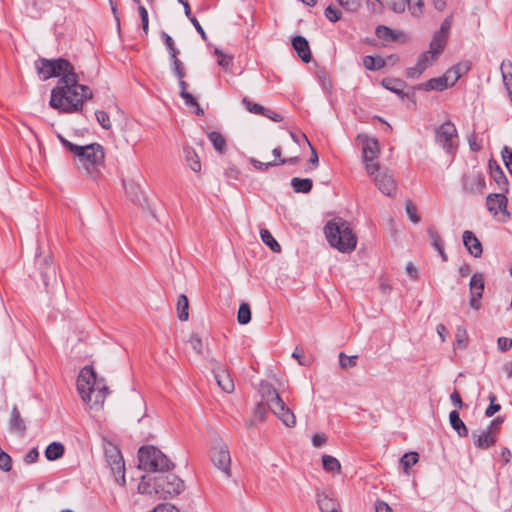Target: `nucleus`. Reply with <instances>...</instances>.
I'll return each mask as SVG.
<instances>
[{
    "label": "nucleus",
    "instance_id": "1",
    "mask_svg": "<svg viewBox=\"0 0 512 512\" xmlns=\"http://www.w3.org/2000/svg\"><path fill=\"white\" fill-rule=\"evenodd\" d=\"M92 96L91 89L79 84V76L73 71L59 78L57 86L51 91L49 104L62 113H74L81 111L84 101Z\"/></svg>",
    "mask_w": 512,
    "mask_h": 512
},
{
    "label": "nucleus",
    "instance_id": "2",
    "mask_svg": "<svg viewBox=\"0 0 512 512\" xmlns=\"http://www.w3.org/2000/svg\"><path fill=\"white\" fill-rule=\"evenodd\" d=\"M62 145L75 156V164L78 170H83L86 174L96 178L104 165V149L98 143L89 145H76L61 135L58 136Z\"/></svg>",
    "mask_w": 512,
    "mask_h": 512
},
{
    "label": "nucleus",
    "instance_id": "3",
    "mask_svg": "<svg viewBox=\"0 0 512 512\" xmlns=\"http://www.w3.org/2000/svg\"><path fill=\"white\" fill-rule=\"evenodd\" d=\"M185 489L184 481L169 472L155 476L144 475L138 484V492L159 499H167L179 495Z\"/></svg>",
    "mask_w": 512,
    "mask_h": 512
},
{
    "label": "nucleus",
    "instance_id": "4",
    "mask_svg": "<svg viewBox=\"0 0 512 512\" xmlns=\"http://www.w3.org/2000/svg\"><path fill=\"white\" fill-rule=\"evenodd\" d=\"M77 390L82 400L90 407L102 406L108 395L104 379H98L90 366H85L77 378Z\"/></svg>",
    "mask_w": 512,
    "mask_h": 512
},
{
    "label": "nucleus",
    "instance_id": "5",
    "mask_svg": "<svg viewBox=\"0 0 512 512\" xmlns=\"http://www.w3.org/2000/svg\"><path fill=\"white\" fill-rule=\"evenodd\" d=\"M324 233L328 243L340 252H351L356 248L357 237L349 223L342 218H334L327 222Z\"/></svg>",
    "mask_w": 512,
    "mask_h": 512
},
{
    "label": "nucleus",
    "instance_id": "6",
    "mask_svg": "<svg viewBox=\"0 0 512 512\" xmlns=\"http://www.w3.org/2000/svg\"><path fill=\"white\" fill-rule=\"evenodd\" d=\"M260 394L263 402H266L269 410L287 427L296 424V417L291 409L285 404L276 389L269 383H261Z\"/></svg>",
    "mask_w": 512,
    "mask_h": 512
},
{
    "label": "nucleus",
    "instance_id": "7",
    "mask_svg": "<svg viewBox=\"0 0 512 512\" xmlns=\"http://www.w3.org/2000/svg\"><path fill=\"white\" fill-rule=\"evenodd\" d=\"M139 468L162 474L174 468L170 459L154 446H143L138 451Z\"/></svg>",
    "mask_w": 512,
    "mask_h": 512
},
{
    "label": "nucleus",
    "instance_id": "8",
    "mask_svg": "<svg viewBox=\"0 0 512 512\" xmlns=\"http://www.w3.org/2000/svg\"><path fill=\"white\" fill-rule=\"evenodd\" d=\"M35 68L42 80H47L51 77H63L74 71L73 65L64 58L54 60L39 58L35 61Z\"/></svg>",
    "mask_w": 512,
    "mask_h": 512
},
{
    "label": "nucleus",
    "instance_id": "9",
    "mask_svg": "<svg viewBox=\"0 0 512 512\" xmlns=\"http://www.w3.org/2000/svg\"><path fill=\"white\" fill-rule=\"evenodd\" d=\"M435 142L447 154L455 152L458 147V133L451 121H446L435 129Z\"/></svg>",
    "mask_w": 512,
    "mask_h": 512
},
{
    "label": "nucleus",
    "instance_id": "10",
    "mask_svg": "<svg viewBox=\"0 0 512 512\" xmlns=\"http://www.w3.org/2000/svg\"><path fill=\"white\" fill-rule=\"evenodd\" d=\"M211 460L216 468H218L226 477L231 476V456L228 446L219 442L212 448Z\"/></svg>",
    "mask_w": 512,
    "mask_h": 512
},
{
    "label": "nucleus",
    "instance_id": "11",
    "mask_svg": "<svg viewBox=\"0 0 512 512\" xmlns=\"http://www.w3.org/2000/svg\"><path fill=\"white\" fill-rule=\"evenodd\" d=\"M463 190L469 194L482 193L485 187L484 175L478 170H471L463 175Z\"/></svg>",
    "mask_w": 512,
    "mask_h": 512
},
{
    "label": "nucleus",
    "instance_id": "12",
    "mask_svg": "<svg viewBox=\"0 0 512 512\" xmlns=\"http://www.w3.org/2000/svg\"><path fill=\"white\" fill-rule=\"evenodd\" d=\"M390 9L395 13H403L406 8L414 17H420L424 11L423 0H386Z\"/></svg>",
    "mask_w": 512,
    "mask_h": 512
},
{
    "label": "nucleus",
    "instance_id": "13",
    "mask_svg": "<svg viewBox=\"0 0 512 512\" xmlns=\"http://www.w3.org/2000/svg\"><path fill=\"white\" fill-rule=\"evenodd\" d=\"M470 287V300L469 305L474 310L481 308L480 299L483 297L484 292V275L483 273H474L469 282Z\"/></svg>",
    "mask_w": 512,
    "mask_h": 512
},
{
    "label": "nucleus",
    "instance_id": "14",
    "mask_svg": "<svg viewBox=\"0 0 512 512\" xmlns=\"http://www.w3.org/2000/svg\"><path fill=\"white\" fill-rule=\"evenodd\" d=\"M373 181L379 191L386 196H392L396 190V181L394 176L388 171L376 173Z\"/></svg>",
    "mask_w": 512,
    "mask_h": 512
},
{
    "label": "nucleus",
    "instance_id": "15",
    "mask_svg": "<svg viewBox=\"0 0 512 512\" xmlns=\"http://www.w3.org/2000/svg\"><path fill=\"white\" fill-rule=\"evenodd\" d=\"M506 192H500V193H492L489 194L486 198V205L489 212H491L493 215H497L499 212L508 213L506 212L507 207V197L505 196Z\"/></svg>",
    "mask_w": 512,
    "mask_h": 512
},
{
    "label": "nucleus",
    "instance_id": "16",
    "mask_svg": "<svg viewBox=\"0 0 512 512\" xmlns=\"http://www.w3.org/2000/svg\"><path fill=\"white\" fill-rule=\"evenodd\" d=\"M109 464L111 467V471L114 475L115 481L119 485L124 486L126 483L125 463L119 451H115V453L110 456Z\"/></svg>",
    "mask_w": 512,
    "mask_h": 512
},
{
    "label": "nucleus",
    "instance_id": "17",
    "mask_svg": "<svg viewBox=\"0 0 512 512\" xmlns=\"http://www.w3.org/2000/svg\"><path fill=\"white\" fill-rule=\"evenodd\" d=\"M463 244L473 257L479 258L482 255V244L473 232L469 230L463 232Z\"/></svg>",
    "mask_w": 512,
    "mask_h": 512
},
{
    "label": "nucleus",
    "instance_id": "18",
    "mask_svg": "<svg viewBox=\"0 0 512 512\" xmlns=\"http://www.w3.org/2000/svg\"><path fill=\"white\" fill-rule=\"evenodd\" d=\"M292 46L304 63H309L311 61V51L306 38L299 35L295 36L292 39Z\"/></svg>",
    "mask_w": 512,
    "mask_h": 512
},
{
    "label": "nucleus",
    "instance_id": "19",
    "mask_svg": "<svg viewBox=\"0 0 512 512\" xmlns=\"http://www.w3.org/2000/svg\"><path fill=\"white\" fill-rule=\"evenodd\" d=\"M317 504L321 512H341L339 503L326 493H317Z\"/></svg>",
    "mask_w": 512,
    "mask_h": 512
},
{
    "label": "nucleus",
    "instance_id": "20",
    "mask_svg": "<svg viewBox=\"0 0 512 512\" xmlns=\"http://www.w3.org/2000/svg\"><path fill=\"white\" fill-rule=\"evenodd\" d=\"M472 437L474 438V445L480 449H487L496 443V437L487 429L480 433L473 432Z\"/></svg>",
    "mask_w": 512,
    "mask_h": 512
},
{
    "label": "nucleus",
    "instance_id": "21",
    "mask_svg": "<svg viewBox=\"0 0 512 512\" xmlns=\"http://www.w3.org/2000/svg\"><path fill=\"white\" fill-rule=\"evenodd\" d=\"M39 269L45 286H48L51 280L56 279V268L51 257L44 258Z\"/></svg>",
    "mask_w": 512,
    "mask_h": 512
},
{
    "label": "nucleus",
    "instance_id": "22",
    "mask_svg": "<svg viewBox=\"0 0 512 512\" xmlns=\"http://www.w3.org/2000/svg\"><path fill=\"white\" fill-rule=\"evenodd\" d=\"M363 160L364 162L373 161L379 153V144L375 138L366 137L363 141Z\"/></svg>",
    "mask_w": 512,
    "mask_h": 512
},
{
    "label": "nucleus",
    "instance_id": "23",
    "mask_svg": "<svg viewBox=\"0 0 512 512\" xmlns=\"http://www.w3.org/2000/svg\"><path fill=\"white\" fill-rule=\"evenodd\" d=\"M216 382L218 386L226 393H232L234 391V382L230 376V374L221 369L218 372H214Z\"/></svg>",
    "mask_w": 512,
    "mask_h": 512
},
{
    "label": "nucleus",
    "instance_id": "24",
    "mask_svg": "<svg viewBox=\"0 0 512 512\" xmlns=\"http://www.w3.org/2000/svg\"><path fill=\"white\" fill-rule=\"evenodd\" d=\"M503 84L507 90L508 96L512 101V62L504 60L500 66Z\"/></svg>",
    "mask_w": 512,
    "mask_h": 512
},
{
    "label": "nucleus",
    "instance_id": "25",
    "mask_svg": "<svg viewBox=\"0 0 512 512\" xmlns=\"http://www.w3.org/2000/svg\"><path fill=\"white\" fill-rule=\"evenodd\" d=\"M183 154L185 162L190 169L194 172H199L201 170V162L195 150L190 146H184Z\"/></svg>",
    "mask_w": 512,
    "mask_h": 512
},
{
    "label": "nucleus",
    "instance_id": "26",
    "mask_svg": "<svg viewBox=\"0 0 512 512\" xmlns=\"http://www.w3.org/2000/svg\"><path fill=\"white\" fill-rule=\"evenodd\" d=\"M449 421L451 427L457 432L459 437H467L468 436V428L465 423L461 420L460 415L457 410H453L449 414Z\"/></svg>",
    "mask_w": 512,
    "mask_h": 512
},
{
    "label": "nucleus",
    "instance_id": "27",
    "mask_svg": "<svg viewBox=\"0 0 512 512\" xmlns=\"http://www.w3.org/2000/svg\"><path fill=\"white\" fill-rule=\"evenodd\" d=\"M447 41L448 36L435 32L429 44L430 52L434 55L440 56L446 46Z\"/></svg>",
    "mask_w": 512,
    "mask_h": 512
},
{
    "label": "nucleus",
    "instance_id": "28",
    "mask_svg": "<svg viewBox=\"0 0 512 512\" xmlns=\"http://www.w3.org/2000/svg\"><path fill=\"white\" fill-rule=\"evenodd\" d=\"M381 84L384 88L397 94L402 99L406 96L405 92L403 91L405 82L400 79L385 78L382 80Z\"/></svg>",
    "mask_w": 512,
    "mask_h": 512
},
{
    "label": "nucleus",
    "instance_id": "29",
    "mask_svg": "<svg viewBox=\"0 0 512 512\" xmlns=\"http://www.w3.org/2000/svg\"><path fill=\"white\" fill-rule=\"evenodd\" d=\"M449 87L448 81L445 78V76L437 77V78H431L430 80L426 81L425 83L420 85V89H423L425 91H443Z\"/></svg>",
    "mask_w": 512,
    "mask_h": 512
},
{
    "label": "nucleus",
    "instance_id": "30",
    "mask_svg": "<svg viewBox=\"0 0 512 512\" xmlns=\"http://www.w3.org/2000/svg\"><path fill=\"white\" fill-rule=\"evenodd\" d=\"M64 445L60 442H52L45 450V457L49 461H55L61 458L64 454Z\"/></svg>",
    "mask_w": 512,
    "mask_h": 512
},
{
    "label": "nucleus",
    "instance_id": "31",
    "mask_svg": "<svg viewBox=\"0 0 512 512\" xmlns=\"http://www.w3.org/2000/svg\"><path fill=\"white\" fill-rule=\"evenodd\" d=\"M291 186L296 193H309L312 189L313 183L309 178L294 177L291 180Z\"/></svg>",
    "mask_w": 512,
    "mask_h": 512
},
{
    "label": "nucleus",
    "instance_id": "32",
    "mask_svg": "<svg viewBox=\"0 0 512 512\" xmlns=\"http://www.w3.org/2000/svg\"><path fill=\"white\" fill-rule=\"evenodd\" d=\"M208 139L212 143L214 149L219 152L220 154H223L226 152L227 149V143L225 138L216 131H212L208 133Z\"/></svg>",
    "mask_w": 512,
    "mask_h": 512
},
{
    "label": "nucleus",
    "instance_id": "33",
    "mask_svg": "<svg viewBox=\"0 0 512 512\" xmlns=\"http://www.w3.org/2000/svg\"><path fill=\"white\" fill-rule=\"evenodd\" d=\"M385 64V60L381 57H373L371 55H367L363 58V65L367 70H380L385 66Z\"/></svg>",
    "mask_w": 512,
    "mask_h": 512
},
{
    "label": "nucleus",
    "instance_id": "34",
    "mask_svg": "<svg viewBox=\"0 0 512 512\" xmlns=\"http://www.w3.org/2000/svg\"><path fill=\"white\" fill-rule=\"evenodd\" d=\"M188 309H189L188 298L184 294L179 295L178 301H177V312H178V318L181 321L188 320V318H189Z\"/></svg>",
    "mask_w": 512,
    "mask_h": 512
},
{
    "label": "nucleus",
    "instance_id": "35",
    "mask_svg": "<svg viewBox=\"0 0 512 512\" xmlns=\"http://www.w3.org/2000/svg\"><path fill=\"white\" fill-rule=\"evenodd\" d=\"M260 236L264 244H266L273 252H281L280 244L275 240L273 235L267 229L260 230Z\"/></svg>",
    "mask_w": 512,
    "mask_h": 512
},
{
    "label": "nucleus",
    "instance_id": "36",
    "mask_svg": "<svg viewBox=\"0 0 512 512\" xmlns=\"http://www.w3.org/2000/svg\"><path fill=\"white\" fill-rule=\"evenodd\" d=\"M375 33L379 39L385 41H396L398 39V33L384 25H379L376 28Z\"/></svg>",
    "mask_w": 512,
    "mask_h": 512
},
{
    "label": "nucleus",
    "instance_id": "37",
    "mask_svg": "<svg viewBox=\"0 0 512 512\" xmlns=\"http://www.w3.org/2000/svg\"><path fill=\"white\" fill-rule=\"evenodd\" d=\"M10 428L15 431L24 432L26 429L25 423L21 418L20 412L16 406L13 407L11 413Z\"/></svg>",
    "mask_w": 512,
    "mask_h": 512
},
{
    "label": "nucleus",
    "instance_id": "38",
    "mask_svg": "<svg viewBox=\"0 0 512 512\" xmlns=\"http://www.w3.org/2000/svg\"><path fill=\"white\" fill-rule=\"evenodd\" d=\"M438 55H434L430 52V50L423 52L417 60V65L420 67V69L423 70V72L433 64L438 59Z\"/></svg>",
    "mask_w": 512,
    "mask_h": 512
},
{
    "label": "nucleus",
    "instance_id": "39",
    "mask_svg": "<svg viewBox=\"0 0 512 512\" xmlns=\"http://www.w3.org/2000/svg\"><path fill=\"white\" fill-rule=\"evenodd\" d=\"M492 179L498 185V188L501 192H508L509 190V182L507 177L505 176L503 170H495L493 174H490Z\"/></svg>",
    "mask_w": 512,
    "mask_h": 512
},
{
    "label": "nucleus",
    "instance_id": "40",
    "mask_svg": "<svg viewBox=\"0 0 512 512\" xmlns=\"http://www.w3.org/2000/svg\"><path fill=\"white\" fill-rule=\"evenodd\" d=\"M472 63L469 60H464L450 68V73H455L456 79H460L463 75L467 74L471 69Z\"/></svg>",
    "mask_w": 512,
    "mask_h": 512
},
{
    "label": "nucleus",
    "instance_id": "41",
    "mask_svg": "<svg viewBox=\"0 0 512 512\" xmlns=\"http://www.w3.org/2000/svg\"><path fill=\"white\" fill-rule=\"evenodd\" d=\"M237 320L241 325H246L251 321V309L248 303L240 304L237 314Z\"/></svg>",
    "mask_w": 512,
    "mask_h": 512
},
{
    "label": "nucleus",
    "instance_id": "42",
    "mask_svg": "<svg viewBox=\"0 0 512 512\" xmlns=\"http://www.w3.org/2000/svg\"><path fill=\"white\" fill-rule=\"evenodd\" d=\"M242 103L246 107V109L253 114H258V115L263 116L264 114L268 113L267 108L263 107L262 105H260L258 103H254V102L250 101L247 97L243 98Z\"/></svg>",
    "mask_w": 512,
    "mask_h": 512
},
{
    "label": "nucleus",
    "instance_id": "43",
    "mask_svg": "<svg viewBox=\"0 0 512 512\" xmlns=\"http://www.w3.org/2000/svg\"><path fill=\"white\" fill-rule=\"evenodd\" d=\"M323 467L328 472H336L341 468L340 462L333 456L324 455L322 457Z\"/></svg>",
    "mask_w": 512,
    "mask_h": 512
},
{
    "label": "nucleus",
    "instance_id": "44",
    "mask_svg": "<svg viewBox=\"0 0 512 512\" xmlns=\"http://www.w3.org/2000/svg\"><path fill=\"white\" fill-rule=\"evenodd\" d=\"M357 359V355L348 356L344 352L339 353V364L344 370L355 367L357 365Z\"/></svg>",
    "mask_w": 512,
    "mask_h": 512
},
{
    "label": "nucleus",
    "instance_id": "45",
    "mask_svg": "<svg viewBox=\"0 0 512 512\" xmlns=\"http://www.w3.org/2000/svg\"><path fill=\"white\" fill-rule=\"evenodd\" d=\"M419 460V455L417 452H409L405 453L401 459L400 463L403 466L405 472H408V469L415 465Z\"/></svg>",
    "mask_w": 512,
    "mask_h": 512
},
{
    "label": "nucleus",
    "instance_id": "46",
    "mask_svg": "<svg viewBox=\"0 0 512 512\" xmlns=\"http://www.w3.org/2000/svg\"><path fill=\"white\" fill-rule=\"evenodd\" d=\"M170 62L173 74L177 78H185L186 72L183 62L178 57H175V59L170 60Z\"/></svg>",
    "mask_w": 512,
    "mask_h": 512
},
{
    "label": "nucleus",
    "instance_id": "47",
    "mask_svg": "<svg viewBox=\"0 0 512 512\" xmlns=\"http://www.w3.org/2000/svg\"><path fill=\"white\" fill-rule=\"evenodd\" d=\"M501 156L505 167L512 175V149L509 148L508 146H504L501 151Z\"/></svg>",
    "mask_w": 512,
    "mask_h": 512
},
{
    "label": "nucleus",
    "instance_id": "48",
    "mask_svg": "<svg viewBox=\"0 0 512 512\" xmlns=\"http://www.w3.org/2000/svg\"><path fill=\"white\" fill-rule=\"evenodd\" d=\"M95 116L97 122L101 125L102 128L108 130L111 128V122L109 115L103 110H97L95 112Z\"/></svg>",
    "mask_w": 512,
    "mask_h": 512
},
{
    "label": "nucleus",
    "instance_id": "49",
    "mask_svg": "<svg viewBox=\"0 0 512 512\" xmlns=\"http://www.w3.org/2000/svg\"><path fill=\"white\" fill-rule=\"evenodd\" d=\"M405 209H406V213L409 217V219L413 222V223H419L420 222V217L417 215V208L416 206L413 204L412 201H407L406 202V205H405Z\"/></svg>",
    "mask_w": 512,
    "mask_h": 512
},
{
    "label": "nucleus",
    "instance_id": "50",
    "mask_svg": "<svg viewBox=\"0 0 512 512\" xmlns=\"http://www.w3.org/2000/svg\"><path fill=\"white\" fill-rule=\"evenodd\" d=\"M325 16L328 20H330L331 22H337L338 20L341 19V12L339 9H337L335 6L333 5H329L326 9H325Z\"/></svg>",
    "mask_w": 512,
    "mask_h": 512
},
{
    "label": "nucleus",
    "instance_id": "51",
    "mask_svg": "<svg viewBox=\"0 0 512 512\" xmlns=\"http://www.w3.org/2000/svg\"><path fill=\"white\" fill-rule=\"evenodd\" d=\"M428 235L431 240V245L434 248H440V246L443 245L440 235L438 234V231L435 227H429L428 228Z\"/></svg>",
    "mask_w": 512,
    "mask_h": 512
},
{
    "label": "nucleus",
    "instance_id": "52",
    "mask_svg": "<svg viewBox=\"0 0 512 512\" xmlns=\"http://www.w3.org/2000/svg\"><path fill=\"white\" fill-rule=\"evenodd\" d=\"M189 344H190L191 348L197 354H202L203 344H202V339H201V337L198 334H192L191 335V337L189 339Z\"/></svg>",
    "mask_w": 512,
    "mask_h": 512
},
{
    "label": "nucleus",
    "instance_id": "53",
    "mask_svg": "<svg viewBox=\"0 0 512 512\" xmlns=\"http://www.w3.org/2000/svg\"><path fill=\"white\" fill-rule=\"evenodd\" d=\"M490 399V405L486 408L485 415L487 417H492L495 413H497L501 409V405L498 403H495L496 396L494 394H491L489 396Z\"/></svg>",
    "mask_w": 512,
    "mask_h": 512
},
{
    "label": "nucleus",
    "instance_id": "54",
    "mask_svg": "<svg viewBox=\"0 0 512 512\" xmlns=\"http://www.w3.org/2000/svg\"><path fill=\"white\" fill-rule=\"evenodd\" d=\"M138 11H139V14H140V18H141V23H142V28H143L144 34L147 35L148 34V29H149V19H148L147 9L143 5H139L138 6Z\"/></svg>",
    "mask_w": 512,
    "mask_h": 512
},
{
    "label": "nucleus",
    "instance_id": "55",
    "mask_svg": "<svg viewBox=\"0 0 512 512\" xmlns=\"http://www.w3.org/2000/svg\"><path fill=\"white\" fill-rule=\"evenodd\" d=\"M251 164L253 165V167L257 170H260V171H267L270 167H276L277 166V161H271V162H261V161H258L256 159H251L250 160Z\"/></svg>",
    "mask_w": 512,
    "mask_h": 512
},
{
    "label": "nucleus",
    "instance_id": "56",
    "mask_svg": "<svg viewBox=\"0 0 512 512\" xmlns=\"http://www.w3.org/2000/svg\"><path fill=\"white\" fill-rule=\"evenodd\" d=\"M452 22H453V16L452 15L447 16L441 23L440 29L437 30L436 32L449 37Z\"/></svg>",
    "mask_w": 512,
    "mask_h": 512
},
{
    "label": "nucleus",
    "instance_id": "57",
    "mask_svg": "<svg viewBox=\"0 0 512 512\" xmlns=\"http://www.w3.org/2000/svg\"><path fill=\"white\" fill-rule=\"evenodd\" d=\"M267 407L268 405L266 404V402L258 403L254 409L255 416L258 417L260 420H265L267 414Z\"/></svg>",
    "mask_w": 512,
    "mask_h": 512
},
{
    "label": "nucleus",
    "instance_id": "58",
    "mask_svg": "<svg viewBox=\"0 0 512 512\" xmlns=\"http://www.w3.org/2000/svg\"><path fill=\"white\" fill-rule=\"evenodd\" d=\"M339 5L344 7L345 9L349 11H356L358 7L360 6L359 2L356 0H336Z\"/></svg>",
    "mask_w": 512,
    "mask_h": 512
},
{
    "label": "nucleus",
    "instance_id": "59",
    "mask_svg": "<svg viewBox=\"0 0 512 512\" xmlns=\"http://www.w3.org/2000/svg\"><path fill=\"white\" fill-rule=\"evenodd\" d=\"M497 344L499 350L506 352L512 347V339L508 337H499Z\"/></svg>",
    "mask_w": 512,
    "mask_h": 512
},
{
    "label": "nucleus",
    "instance_id": "60",
    "mask_svg": "<svg viewBox=\"0 0 512 512\" xmlns=\"http://www.w3.org/2000/svg\"><path fill=\"white\" fill-rule=\"evenodd\" d=\"M24 12L32 18H38L40 16V11L37 9L34 1H32L31 4L27 3L25 5Z\"/></svg>",
    "mask_w": 512,
    "mask_h": 512
},
{
    "label": "nucleus",
    "instance_id": "61",
    "mask_svg": "<svg viewBox=\"0 0 512 512\" xmlns=\"http://www.w3.org/2000/svg\"><path fill=\"white\" fill-rule=\"evenodd\" d=\"M39 457V452L36 448H32L31 450H29L25 457H24V461L27 463V464H32L34 462L37 461Z\"/></svg>",
    "mask_w": 512,
    "mask_h": 512
},
{
    "label": "nucleus",
    "instance_id": "62",
    "mask_svg": "<svg viewBox=\"0 0 512 512\" xmlns=\"http://www.w3.org/2000/svg\"><path fill=\"white\" fill-rule=\"evenodd\" d=\"M503 421H504L503 417H497L490 422L489 426L486 429L490 430V432L494 435L499 430V427L501 426Z\"/></svg>",
    "mask_w": 512,
    "mask_h": 512
},
{
    "label": "nucleus",
    "instance_id": "63",
    "mask_svg": "<svg viewBox=\"0 0 512 512\" xmlns=\"http://www.w3.org/2000/svg\"><path fill=\"white\" fill-rule=\"evenodd\" d=\"M153 512H180L178 508L170 504H161L154 508Z\"/></svg>",
    "mask_w": 512,
    "mask_h": 512
},
{
    "label": "nucleus",
    "instance_id": "64",
    "mask_svg": "<svg viewBox=\"0 0 512 512\" xmlns=\"http://www.w3.org/2000/svg\"><path fill=\"white\" fill-rule=\"evenodd\" d=\"M376 512H392L391 507L384 501L378 500L375 503Z\"/></svg>",
    "mask_w": 512,
    "mask_h": 512
}]
</instances>
